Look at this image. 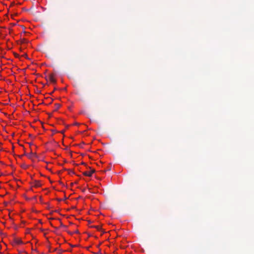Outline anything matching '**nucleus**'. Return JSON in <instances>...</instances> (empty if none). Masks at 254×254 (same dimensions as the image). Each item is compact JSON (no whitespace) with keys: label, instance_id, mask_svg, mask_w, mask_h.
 Instances as JSON below:
<instances>
[{"label":"nucleus","instance_id":"obj_1","mask_svg":"<svg viewBox=\"0 0 254 254\" xmlns=\"http://www.w3.org/2000/svg\"><path fill=\"white\" fill-rule=\"evenodd\" d=\"M95 172L94 169H91L90 171L84 172L83 174L84 176L91 177L92 175Z\"/></svg>","mask_w":254,"mask_h":254},{"label":"nucleus","instance_id":"obj_2","mask_svg":"<svg viewBox=\"0 0 254 254\" xmlns=\"http://www.w3.org/2000/svg\"><path fill=\"white\" fill-rule=\"evenodd\" d=\"M24 155L26 156L28 158L30 159H33L34 157H36L37 155L35 153L33 152H30L29 154L24 153Z\"/></svg>","mask_w":254,"mask_h":254},{"label":"nucleus","instance_id":"obj_3","mask_svg":"<svg viewBox=\"0 0 254 254\" xmlns=\"http://www.w3.org/2000/svg\"><path fill=\"white\" fill-rule=\"evenodd\" d=\"M54 77V75L53 74H51L49 75L48 79L47 78V80H49L51 82L55 83L56 82V79Z\"/></svg>","mask_w":254,"mask_h":254},{"label":"nucleus","instance_id":"obj_4","mask_svg":"<svg viewBox=\"0 0 254 254\" xmlns=\"http://www.w3.org/2000/svg\"><path fill=\"white\" fill-rule=\"evenodd\" d=\"M33 186L35 187H40L41 186V184L38 181H35L33 183Z\"/></svg>","mask_w":254,"mask_h":254},{"label":"nucleus","instance_id":"obj_5","mask_svg":"<svg viewBox=\"0 0 254 254\" xmlns=\"http://www.w3.org/2000/svg\"><path fill=\"white\" fill-rule=\"evenodd\" d=\"M15 241L17 244H21L22 243V241L18 239H15Z\"/></svg>","mask_w":254,"mask_h":254},{"label":"nucleus","instance_id":"obj_6","mask_svg":"<svg viewBox=\"0 0 254 254\" xmlns=\"http://www.w3.org/2000/svg\"><path fill=\"white\" fill-rule=\"evenodd\" d=\"M55 108H56L55 110H57L61 107V105L60 104H55Z\"/></svg>","mask_w":254,"mask_h":254},{"label":"nucleus","instance_id":"obj_7","mask_svg":"<svg viewBox=\"0 0 254 254\" xmlns=\"http://www.w3.org/2000/svg\"><path fill=\"white\" fill-rule=\"evenodd\" d=\"M95 228H96L98 230H100V227L99 226H95Z\"/></svg>","mask_w":254,"mask_h":254},{"label":"nucleus","instance_id":"obj_8","mask_svg":"<svg viewBox=\"0 0 254 254\" xmlns=\"http://www.w3.org/2000/svg\"><path fill=\"white\" fill-rule=\"evenodd\" d=\"M68 173H69V174H74V172H73V171H71V170H69V172H68Z\"/></svg>","mask_w":254,"mask_h":254},{"label":"nucleus","instance_id":"obj_9","mask_svg":"<svg viewBox=\"0 0 254 254\" xmlns=\"http://www.w3.org/2000/svg\"><path fill=\"white\" fill-rule=\"evenodd\" d=\"M91 227L95 228V226H92Z\"/></svg>","mask_w":254,"mask_h":254},{"label":"nucleus","instance_id":"obj_10","mask_svg":"<svg viewBox=\"0 0 254 254\" xmlns=\"http://www.w3.org/2000/svg\"><path fill=\"white\" fill-rule=\"evenodd\" d=\"M23 156V155H21V156H19V157H22Z\"/></svg>","mask_w":254,"mask_h":254}]
</instances>
